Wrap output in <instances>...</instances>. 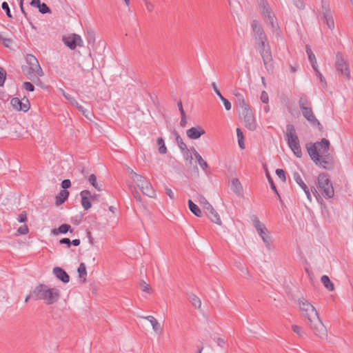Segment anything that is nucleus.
<instances>
[{
    "label": "nucleus",
    "instance_id": "1",
    "mask_svg": "<svg viewBox=\"0 0 353 353\" xmlns=\"http://www.w3.org/2000/svg\"><path fill=\"white\" fill-rule=\"evenodd\" d=\"M329 150L330 141L325 138L307 147V152L314 163L326 170H330L334 166V159L329 153Z\"/></svg>",
    "mask_w": 353,
    "mask_h": 353
},
{
    "label": "nucleus",
    "instance_id": "2",
    "mask_svg": "<svg viewBox=\"0 0 353 353\" xmlns=\"http://www.w3.org/2000/svg\"><path fill=\"white\" fill-rule=\"evenodd\" d=\"M251 27L253 30L256 48L263 59L264 65L268 72H272L273 70L272 56L267 35L258 21L253 20Z\"/></svg>",
    "mask_w": 353,
    "mask_h": 353
},
{
    "label": "nucleus",
    "instance_id": "3",
    "mask_svg": "<svg viewBox=\"0 0 353 353\" xmlns=\"http://www.w3.org/2000/svg\"><path fill=\"white\" fill-rule=\"evenodd\" d=\"M299 305L301 314L307 319L314 334L321 339H325L327 336V329L315 307L304 298L299 300Z\"/></svg>",
    "mask_w": 353,
    "mask_h": 353
},
{
    "label": "nucleus",
    "instance_id": "4",
    "mask_svg": "<svg viewBox=\"0 0 353 353\" xmlns=\"http://www.w3.org/2000/svg\"><path fill=\"white\" fill-rule=\"evenodd\" d=\"M26 61L27 65H22V72L27 79L37 84L41 82L39 77L43 76L42 68L37 59L32 54H27Z\"/></svg>",
    "mask_w": 353,
    "mask_h": 353
},
{
    "label": "nucleus",
    "instance_id": "5",
    "mask_svg": "<svg viewBox=\"0 0 353 353\" xmlns=\"http://www.w3.org/2000/svg\"><path fill=\"white\" fill-rule=\"evenodd\" d=\"M36 300H43L47 305L56 303L60 297V291L57 288H50L46 285L40 284L32 292Z\"/></svg>",
    "mask_w": 353,
    "mask_h": 353
},
{
    "label": "nucleus",
    "instance_id": "6",
    "mask_svg": "<svg viewBox=\"0 0 353 353\" xmlns=\"http://www.w3.org/2000/svg\"><path fill=\"white\" fill-rule=\"evenodd\" d=\"M257 3L265 23L270 26L275 35L279 36L280 30L278 23L268 2L265 0H257Z\"/></svg>",
    "mask_w": 353,
    "mask_h": 353
},
{
    "label": "nucleus",
    "instance_id": "7",
    "mask_svg": "<svg viewBox=\"0 0 353 353\" xmlns=\"http://www.w3.org/2000/svg\"><path fill=\"white\" fill-rule=\"evenodd\" d=\"M285 136L288 146L292 150L294 154L296 157L301 158L302 157V151L299 143V139L296 134L295 128L292 124H288L286 125Z\"/></svg>",
    "mask_w": 353,
    "mask_h": 353
},
{
    "label": "nucleus",
    "instance_id": "8",
    "mask_svg": "<svg viewBox=\"0 0 353 353\" xmlns=\"http://www.w3.org/2000/svg\"><path fill=\"white\" fill-rule=\"evenodd\" d=\"M317 188L321 192L324 198L327 199L333 197L334 194V188L327 174L322 173L319 175Z\"/></svg>",
    "mask_w": 353,
    "mask_h": 353
},
{
    "label": "nucleus",
    "instance_id": "9",
    "mask_svg": "<svg viewBox=\"0 0 353 353\" xmlns=\"http://www.w3.org/2000/svg\"><path fill=\"white\" fill-rule=\"evenodd\" d=\"M334 66L339 76L344 77L347 81L351 79L349 62L341 52L336 53Z\"/></svg>",
    "mask_w": 353,
    "mask_h": 353
},
{
    "label": "nucleus",
    "instance_id": "10",
    "mask_svg": "<svg viewBox=\"0 0 353 353\" xmlns=\"http://www.w3.org/2000/svg\"><path fill=\"white\" fill-rule=\"evenodd\" d=\"M239 115L243 119L245 125L250 130H255L256 122L249 105L239 109Z\"/></svg>",
    "mask_w": 353,
    "mask_h": 353
},
{
    "label": "nucleus",
    "instance_id": "11",
    "mask_svg": "<svg viewBox=\"0 0 353 353\" xmlns=\"http://www.w3.org/2000/svg\"><path fill=\"white\" fill-rule=\"evenodd\" d=\"M63 41L64 44L71 50H74L77 46H83V40L81 37L76 34L63 37Z\"/></svg>",
    "mask_w": 353,
    "mask_h": 353
},
{
    "label": "nucleus",
    "instance_id": "12",
    "mask_svg": "<svg viewBox=\"0 0 353 353\" xmlns=\"http://www.w3.org/2000/svg\"><path fill=\"white\" fill-rule=\"evenodd\" d=\"M205 213L208 218L214 223L221 225L222 222L218 212L214 209L210 203L206 205L204 208Z\"/></svg>",
    "mask_w": 353,
    "mask_h": 353
},
{
    "label": "nucleus",
    "instance_id": "13",
    "mask_svg": "<svg viewBox=\"0 0 353 353\" xmlns=\"http://www.w3.org/2000/svg\"><path fill=\"white\" fill-rule=\"evenodd\" d=\"M10 103L12 107L19 111L26 112L30 109V103L28 99L23 101V100H20L19 98H13Z\"/></svg>",
    "mask_w": 353,
    "mask_h": 353
},
{
    "label": "nucleus",
    "instance_id": "14",
    "mask_svg": "<svg viewBox=\"0 0 353 353\" xmlns=\"http://www.w3.org/2000/svg\"><path fill=\"white\" fill-rule=\"evenodd\" d=\"M303 116L312 125H317L321 128V124L314 116L312 107L304 108L301 110Z\"/></svg>",
    "mask_w": 353,
    "mask_h": 353
},
{
    "label": "nucleus",
    "instance_id": "15",
    "mask_svg": "<svg viewBox=\"0 0 353 353\" xmlns=\"http://www.w3.org/2000/svg\"><path fill=\"white\" fill-rule=\"evenodd\" d=\"M293 179L296 181V183L303 189L305 194H306V196L307 199L310 201H312V196L310 192V189L307 186V185L304 183L303 181L300 174L299 172H294L293 174Z\"/></svg>",
    "mask_w": 353,
    "mask_h": 353
},
{
    "label": "nucleus",
    "instance_id": "16",
    "mask_svg": "<svg viewBox=\"0 0 353 353\" xmlns=\"http://www.w3.org/2000/svg\"><path fill=\"white\" fill-rule=\"evenodd\" d=\"M80 196L81 199V205L83 209L85 210H88V209L91 208L92 204L90 198V196H91V192L89 190H85L80 192Z\"/></svg>",
    "mask_w": 353,
    "mask_h": 353
},
{
    "label": "nucleus",
    "instance_id": "17",
    "mask_svg": "<svg viewBox=\"0 0 353 353\" xmlns=\"http://www.w3.org/2000/svg\"><path fill=\"white\" fill-rule=\"evenodd\" d=\"M258 234L261 238L262 241H263L264 244L265 245L266 248L268 250H271L272 249V239L271 236L269 235V231L265 227V229H263L259 232H257Z\"/></svg>",
    "mask_w": 353,
    "mask_h": 353
},
{
    "label": "nucleus",
    "instance_id": "18",
    "mask_svg": "<svg viewBox=\"0 0 353 353\" xmlns=\"http://www.w3.org/2000/svg\"><path fill=\"white\" fill-rule=\"evenodd\" d=\"M205 132V130L200 126L192 127L187 130V136L191 139H197Z\"/></svg>",
    "mask_w": 353,
    "mask_h": 353
},
{
    "label": "nucleus",
    "instance_id": "19",
    "mask_svg": "<svg viewBox=\"0 0 353 353\" xmlns=\"http://www.w3.org/2000/svg\"><path fill=\"white\" fill-rule=\"evenodd\" d=\"M53 274L57 278L65 283H68L70 281V276L68 273L59 267H55L53 268Z\"/></svg>",
    "mask_w": 353,
    "mask_h": 353
},
{
    "label": "nucleus",
    "instance_id": "20",
    "mask_svg": "<svg viewBox=\"0 0 353 353\" xmlns=\"http://www.w3.org/2000/svg\"><path fill=\"white\" fill-rule=\"evenodd\" d=\"M143 194L152 198L155 196V191L152 188L151 184L145 179V181L141 183L139 186Z\"/></svg>",
    "mask_w": 353,
    "mask_h": 353
},
{
    "label": "nucleus",
    "instance_id": "21",
    "mask_svg": "<svg viewBox=\"0 0 353 353\" xmlns=\"http://www.w3.org/2000/svg\"><path fill=\"white\" fill-rule=\"evenodd\" d=\"M141 318L147 319L151 323L152 329L157 334H161L163 328L159 321L153 316H140Z\"/></svg>",
    "mask_w": 353,
    "mask_h": 353
},
{
    "label": "nucleus",
    "instance_id": "22",
    "mask_svg": "<svg viewBox=\"0 0 353 353\" xmlns=\"http://www.w3.org/2000/svg\"><path fill=\"white\" fill-rule=\"evenodd\" d=\"M212 87L214 91L215 92V93L216 94V95L219 97V98L223 102L225 110L227 111L230 110L232 108L231 103L221 94V93L220 92L219 90L218 89V88L214 82H213L212 83Z\"/></svg>",
    "mask_w": 353,
    "mask_h": 353
},
{
    "label": "nucleus",
    "instance_id": "23",
    "mask_svg": "<svg viewBox=\"0 0 353 353\" xmlns=\"http://www.w3.org/2000/svg\"><path fill=\"white\" fill-rule=\"evenodd\" d=\"M231 189L238 196L241 195L243 191V187L239 180L236 178H234L231 182Z\"/></svg>",
    "mask_w": 353,
    "mask_h": 353
},
{
    "label": "nucleus",
    "instance_id": "24",
    "mask_svg": "<svg viewBox=\"0 0 353 353\" xmlns=\"http://www.w3.org/2000/svg\"><path fill=\"white\" fill-rule=\"evenodd\" d=\"M250 219L252 223V225L256 229V232H259L263 229H265V225L260 221L258 216L255 214H252L250 216Z\"/></svg>",
    "mask_w": 353,
    "mask_h": 353
},
{
    "label": "nucleus",
    "instance_id": "25",
    "mask_svg": "<svg viewBox=\"0 0 353 353\" xmlns=\"http://www.w3.org/2000/svg\"><path fill=\"white\" fill-rule=\"evenodd\" d=\"M69 196V192L66 190H62L60 191L58 196H56V204L57 205H59L65 202L67 200Z\"/></svg>",
    "mask_w": 353,
    "mask_h": 353
},
{
    "label": "nucleus",
    "instance_id": "26",
    "mask_svg": "<svg viewBox=\"0 0 353 353\" xmlns=\"http://www.w3.org/2000/svg\"><path fill=\"white\" fill-rule=\"evenodd\" d=\"M68 231L72 232L71 226L68 224H62L58 228H54L52 230V233L57 235L58 233L65 234Z\"/></svg>",
    "mask_w": 353,
    "mask_h": 353
},
{
    "label": "nucleus",
    "instance_id": "27",
    "mask_svg": "<svg viewBox=\"0 0 353 353\" xmlns=\"http://www.w3.org/2000/svg\"><path fill=\"white\" fill-rule=\"evenodd\" d=\"M192 152H193L194 157L196 159L201 168L203 170H205L208 167V165L206 163V161L203 160L202 157L199 154V152L194 148H192Z\"/></svg>",
    "mask_w": 353,
    "mask_h": 353
},
{
    "label": "nucleus",
    "instance_id": "28",
    "mask_svg": "<svg viewBox=\"0 0 353 353\" xmlns=\"http://www.w3.org/2000/svg\"><path fill=\"white\" fill-rule=\"evenodd\" d=\"M188 208L191 212L198 217L201 216V211L200 208L196 205L192 200H188Z\"/></svg>",
    "mask_w": 353,
    "mask_h": 353
},
{
    "label": "nucleus",
    "instance_id": "29",
    "mask_svg": "<svg viewBox=\"0 0 353 353\" xmlns=\"http://www.w3.org/2000/svg\"><path fill=\"white\" fill-rule=\"evenodd\" d=\"M236 97V103L238 109H240L241 108L245 107L248 105V104L246 103L245 98L243 95L240 92H236L234 94Z\"/></svg>",
    "mask_w": 353,
    "mask_h": 353
},
{
    "label": "nucleus",
    "instance_id": "30",
    "mask_svg": "<svg viewBox=\"0 0 353 353\" xmlns=\"http://www.w3.org/2000/svg\"><path fill=\"white\" fill-rule=\"evenodd\" d=\"M306 52L308 55L309 61L311 63L312 67L314 70H316L317 68V63L316 61V57L314 53L312 52V50L308 46H306Z\"/></svg>",
    "mask_w": 353,
    "mask_h": 353
},
{
    "label": "nucleus",
    "instance_id": "31",
    "mask_svg": "<svg viewBox=\"0 0 353 353\" xmlns=\"http://www.w3.org/2000/svg\"><path fill=\"white\" fill-rule=\"evenodd\" d=\"M321 283L324 287L329 291H333L334 290V284L330 281V278L327 275H323L321 278Z\"/></svg>",
    "mask_w": 353,
    "mask_h": 353
},
{
    "label": "nucleus",
    "instance_id": "32",
    "mask_svg": "<svg viewBox=\"0 0 353 353\" xmlns=\"http://www.w3.org/2000/svg\"><path fill=\"white\" fill-rule=\"evenodd\" d=\"M130 174L132 179L137 183L138 187L141 185V183H143L145 181V179L143 176L134 172L133 170H131Z\"/></svg>",
    "mask_w": 353,
    "mask_h": 353
},
{
    "label": "nucleus",
    "instance_id": "33",
    "mask_svg": "<svg viewBox=\"0 0 353 353\" xmlns=\"http://www.w3.org/2000/svg\"><path fill=\"white\" fill-rule=\"evenodd\" d=\"M299 106L300 110H303L304 108L311 107V103L307 100V99L305 97L302 96L300 97L299 100Z\"/></svg>",
    "mask_w": 353,
    "mask_h": 353
},
{
    "label": "nucleus",
    "instance_id": "34",
    "mask_svg": "<svg viewBox=\"0 0 353 353\" xmlns=\"http://www.w3.org/2000/svg\"><path fill=\"white\" fill-rule=\"evenodd\" d=\"M323 18L328 28L333 30L334 28V22L331 13H327L325 16H323Z\"/></svg>",
    "mask_w": 353,
    "mask_h": 353
},
{
    "label": "nucleus",
    "instance_id": "35",
    "mask_svg": "<svg viewBox=\"0 0 353 353\" xmlns=\"http://www.w3.org/2000/svg\"><path fill=\"white\" fill-rule=\"evenodd\" d=\"M157 145L159 147L158 150L160 154H164L167 152V148L165 145L164 140L163 138L159 137L157 141Z\"/></svg>",
    "mask_w": 353,
    "mask_h": 353
},
{
    "label": "nucleus",
    "instance_id": "36",
    "mask_svg": "<svg viewBox=\"0 0 353 353\" xmlns=\"http://www.w3.org/2000/svg\"><path fill=\"white\" fill-rule=\"evenodd\" d=\"M190 301L194 307L198 309H201V299L196 295L192 294L190 296Z\"/></svg>",
    "mask_w": 353,
    "mask_h": 353
},
{
    "label": "nucleus",
    "instance_id": "37",
    "mask_svg": "<svg viewBox=\"0 0 353 353\" xmlns=\"http://www.w3.org/2000/svg\"><path fill=\"white\" fill-rule=\"evenodd\" d=\"M77 272H78V274H79V276L80 278H83V282L85 281V277L87 276V271H86V267H85V265L83 263H81L78 269H77Z\"/></svg>",
    "mask_w": 353,
    "mask_h": 353
},
{
    "label": "nucleus",
    "instance_id": "38",
    "mask_svg": "<svg viewBox=\"0 0 353 353\" xmlns=\"http://www.w3.org/2000/svg\"><path fill=\"white\" fill-rule=\"evenodd\" d=\"M88 181L90 182V183L95 188L97 189L98 191H101L102 190V188H101V185L99 186L98 185V183H97V177L94 174H92L91 175H90L89 178H88Z\"/></svg>",
    "mask_w": 353,
    "mask_h": 353
},
{
    "label": "nucleus",
    "instance_id": "39",
    "mask_svg": "<svg viewBox=\"0 0 353 353\" xmlns=\"http://www.w3.org/2000/svg\"><path fill=\"white\" fill-rule=\"evenodd\" d=\"M181 152L183 153V158L185 159V160L188 162V164L190 165H191L192 163L193 157L190 150L187 148Z\"/></svg>",
    "mask_w": 353,
    "mask_h": 353
},
{
    "label": "nucleus",
    "instance_id": "40",
    "mask_svg": "<svg viewBox=\"0 0 353 353\" xmlns=\"http://www.w3.org/2000/svg\"><path fill=\"white\" fill-rule=\"evenodd\" d=\"M60 91L61 94L63 95V97L72 105H77V100L72 97L70 94L66 93L63 89H60Z\"/></svg>",
    "mask_w": 353,
    "mask_h": 353
},
{
    "label": "nucleus",
    "instance_id": "41",
    "mask_svg": "<svg viewBox=\"0 0 353 353\" xmlns=\"http://www.w3.org/2000/svg\"><path fill=\"white\" fill-rule=\"evenodd\" d=\"M174 134L176 136V141L178 143V145H179L180 150L181 151H183V150L187 149L188 148H187L186 144L183 141L182 139L180 137L179 134L176 132H175Z\"/></svg>",
    "mask_w": 353,
    "mask_h": 353
},
{
    "label": "nucleus",
    "instance_id": "42",
    "mask_svg": "<svg viewBox=\"0 0 353 353\" xmlns=\"http://www.w3.org/2000/svg\"><path fill=\"white\" fill-rule=\"evenodd\" d=\"M139 288L141 289L143 292L150 293L151 288L149 284H148L145 281L142 280L139 282Z\"/></svg>",
    "mask_w": 353,
    "mask_h": 353
},
{
    "label": "nucleus",
    "instance_id": "43",
    "mask_svg": "<svg viewBox=\"0 0 353 353\" xmlns=\"http://www.w3.org/2000/svg\"><path fill=\"white\" fill-rule=\"evenodd\" d=\"M39 11L41 14L50 13L51 10L49 7L45 3H41V4L37 7Z\"/></svg>",
    "mask_w": 353,
    "mask_h": 353
},
{
    "label": "nucleus",
    "instance_id": "44",
    "mask_svg": "<svg viewBox=\"0 0 353 353\" xmlns=\"http://www.w3.org/2000/svg\"><path fill=\"white\" fill-rule=\"evenodd\" d=\"M196 201L200 203V205L204 208L206 205H208L210 203L207 201V199L203 195H198Z\"/></svg>",
    "mask_w": 353,
    "mask_h": 353
},
{
    "label": "nucleus",
    "instance_id": "45",
    "mask_svg": "<svg viewBox=\"0 0 353 353\" xmlns=\"http://www.w3.org/2000/svg\"><path fill=\"white\" fill-rule=\"evenodd\" d=\"M87 41L89 45L93 46L95 41L94 34L92 31H88Z\"/></svg>",
    "mask_w": 353,
    "mask_h": 353
},
{
    "label": "nucleus",
    "instance_id": "46",
    "mask_svg": "<svg viewBox=\"0 0 353 353\" xmlns=\"http://www.w3.org/2000/svg\"><path fill=\"white\" fill-rule=\"evenodd\" d=\"M276 174L282 181L285 182L286 181L285 172L283 169H277Z\"/></svg>",
    "mask_w": 353,
    "mask_h": 353
},
{
    "label": "nucleus",
    "instance_id": "47",
    "mask_svg": "<svg viewBox=\"0 0 353 353\" xmlns=\"http://www.w3.org/2000/svg\"><path fill=\"white\" fill-rule=\"evenodd\" d=\"M1 8L3 10L6 11V15L8 16V17H9V18L12 17L11 12H10L9 6L7 2H6V1L3 2L1 4Z\"/></svg>",
    "mask_w": 353,
    "mask_h": 353
},
{
    "label": "nucleus",
    "instance_id": "48",
    "mask_svg": "<svg viewBox=\"0 0 353 353\" xmlns=\"http://www.w3.org/2000/svg\"><path fill=\"white\" fill-rule=\"evenodd\" d=\"M6 77V72L3 68H0V86L4 84Z\"/></svg>",
    "mask_w": 353,
    "mask_h": 353
},
{
    "label": "nucleus",
    "instance_id": "49",
    "mask_svg": "<svg viewBox=\"0 0 353 353\" xmlns=\"http://www.w3.org/2000/svg\"><path fill=\"white\" fill-rule=\"evenodd\" d=\"M322 10L323 16H325V14L327 13H330V10L329 8V4L327 1L322 0Z\"/></svg>",
    "mask_w": 353,
    "mask_h": 353
},
{
    "label": "nucleus",
    "instance_id": "50",
    "mask_svg": "<svg viewBox=\"0 0 353 353\" xmlns=\"http://www.w3.org/2000/svg\"><path fill=\"white\" fill-rule=\"evenodd\" d=\"M23 88L30 92H33L34 90V86L33 84L28 81H26L23 83Z\"/></svg>",
    "mask_w": 353,
    "mask_h": 353
},
{
    "label": "nucleus",
    "instance_id": "51",
    "mask_svg": "<svg viewBox=\"0 0 353 353\" xmlns=\"http://www.w3.org/2000/svg\"><path fill=\"white\" fill-rule=\"evenodd\" d=\"M17 232L19 234L24 235L28 233L29 229L27 225L24 224L18 228Z\"/></svg>",
    "mask_w": 353,
    "mask_h": 353
},
{
    "label": "nucleus",
    "instance_id": "52",
    "mask_svg": "<svg viewBox=\"0 0 353 353\" xmlns=\"http://www.w3.org/2000/svg\"><path fill=\"white\" fill-rule=\"evenodd\" d=\"M17 221L19 223H25L27 221V213L26 212H23L20 214H19L17 217Z\"/></svg>",
    "mask_w": 353,
    "mask_h": 353
},
{
    "label": "nucleus",
    "instance_id": "53",
    "mask_svg": "<svg viewBox=\"0 0 353 353\" xmlns=\"http://www.w3.org/2000/svg\"><path fill=\"white\" fill-rule=\"evenodd\" d=\"M292 330L297 334L299 336H303L304 332H303L301 327L298 325H292Z\"/></svg>",
    "mask_w": 353,
    "mask_h": 353
},
{
    "label": "nucleus",
    "instance_id": "54",
    "mask_svg": "<svg viewBox=\"0 0 353 353\" xmlns=\"http://www.w3.org/2000/svg\"><path fill=\"white\" fill-rule=\"evenodd\" d=\"M268 181L270 184L272 190L276 194V195L279 196V198H280V196H279L278 191L276 190V188L273 182V180L269 175H268Z\"/></svg>",
    "mask_w": 353,
    "mask_h": 353
},
{
    "label": "nucleus",
    "instance_id": "55",
    "mask_svg": "<svg viewBox=\"0 0 353 353\" xmlns=\"http://www.w3.org/2000/svg\"><path fill=\"white\" fill-rule=\"evenodd\" d=\"M261 100L264 103H268L269 101L268 93L265 91H263L261 94Z\"/></svg>",
    "mask_w": 353,
    "mask_h": 353
},
{
    "label": "nucleus",
    "instance_id": "56",
    "mask_svg": "<svg viewBox=\"0 0 353 353\" xmlns=\"http://www.w3.org/2000/svg\"><path fill=\"white\" fill-rule=\"evenodd\" d=\"M71 185V182L69 179H64L61 182V187L63 190H66L67 188H69Z\"/></svg>",
    "mask_w": 353,
    "mask_h": 353
},
{
    "label": "nucleus",
    "instance_id": "57",
    "mask_svg": "<svg viewBox=\"0 0 353 353\" xmlns=\"http://www.w3.org/2000/svg\"><path fill=\"white\" fill-rule=\"evenodd\" d=\"M74 106L77 107V108L83 113V114L85 117H88V114H87V112L88 111L82 106L78 102H77V105H74Z\"/></svg>",
    "mask_w": 353,
    "mask_h": 353
},
{
    "label": "nucleus",
    "instance_id": "58",
    "mask_svg": "<svg viewBox=\"0 0 353 353\" xmlns=\"http://www.w3.org/2000/svg\"><path fill=\"white\" fill-rule=\"evenodd\" d=\"M145 6L146 7V9L148 12H152L154 8V6L152 3H151L150 1H148L146 2H144Z\"/></svg>",
    "mask_w": 353,
    "mask_h": 353
},
{
    "label": "nucleus",
    "instance_id": "59",
    "mask_svg": "<svg viewBox=\"0 0 353 353\" xmlns=\"http://www.w3.org/2000/svg\"><path fill=\"white\" fill-rule=\"evenodd\" d=\"M12 43L11 39L6 38L3 39L2 43L6 48H10V44Z\"/></svg>",
    "mask_w": 353,
    "mask_h": 353
},
{
    "label": "nucleus",
    "instance_id": "60",
    "mask_svg": "<svg viewBox=\"0 0 353 353\" xmlns=\"http://www.w3.org/2000/svg\"><path fill=\"white\" fill-rule=\"evenodd\" d=\"M165 194L171 199H174V192H172V190L169 188H165Z\"/></svg>",
    "mask_w": 353,
    "mask_h": 353
},
{
    "label": "nucleus",
    "instance_id": "61",
    "mask_svg": "<svg viewBox=\"0 0 353 353\" xmlns=\"http://www.w3.org/2000/svg\"><path fill=\"white\" fill-rule=\"evenodd\" d=\"M61 244H66L68 247H70L71 245V241L68 238H63L59 241Z\"/></svg>",
    "mask_w": 353,
    "mask_h": 353
},
{
    "label": "nucleus",
    "instance_id": "62",
    "mask_svg": "<svg viewBox=\"0 0 353 353\" xmlns=\"http://www.w3.org/2000/svg\"><path fill=\"white\" fill-rule=\"evenodd\" d=\"M236 135H237L238 140H243L244 139L243 134L240 128L236 129Z\"/></svg>",
    "mask_w": 353,
    "mask_h": 353
},
{
    "label": "nucleus",
    "instance_id": "63",
    "mask_svg": "<svg viewBox=\"0 0 353 353\" xmlns=\"http://www.w3.org/2000/svg\"><path fill=\"white\" fill-rule=\"evenodd\" d=\"M177 106L179 108V110L180 112L181 116H184L185 114V112L183 108L182 103L181 101L178 102Z\"/></svg>",
    "mask_w": 353,
    "mask_h": 353
},
{
    "label": "nucleus",
    "instance_id": "64",
    "mask_svg": "<svg viewBox=\"0 0 353 353\" xmlns=\"http://www.w3.org/2000/svg\"><path fill=\"white\" fill-rule=\"evenodd\" d=\"M186 123H187L186 115L184 114V116H181V121H180V125H181V127L184 128V127H185Z\"/></svg>",
    "mask_w": 353,
    "mask_h": 353
}]
</instances>
